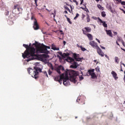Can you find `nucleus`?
<instances>
[{"label": "nucleus", "instance_id": "nucleus-1", "mask_svg": "<svg viewBox=\"0 0 125 125\" xmlns=\"http://www.w3.org/2000/svg\"><path fill=\"white\" fill-rule=\"evenodd\" d=\"M32 44L30 43L28 45V48H27L24 52L22 53V57L25 59V58H28L27 60L28 62L31 61L34 59V56H36V52L37 53H49V51L47 49H50V47L46 46L43 43L41 45H37L35 43ZM36 47V48H35Z\"/></svg>", "mask_w": 125, "mask_h": 125}, {"label": "nucleus", "instance_id": "nucleus-2", "mask_svg": "<svg viewBox=\"0 0 125 125\" xmlns=\"http://www.w3.org/2000/svg\"><path fill=\"white\" fill-rule=\"evenodd\" d=\"M27 71L29 75L35 80L39 79V73H42V69L39 67H34V69L31 68H27Z\"/></svg>", "mask_w": 125, "mask_h": 125}, {"label": "nucleus", "instance_id": "nucleus-3", "mask_svg": "<svg viewBox=\"0 0 125 125\" xmlns=\"http://www.w3.org/2000/svg\"><path fill=\"white\" fill-rule=\"evenodd\" d=\"M66 76L68 77L69 76L70 82H72L76 83H77V76H79V73L76 71L69 70L66 72Z\"/></svg>", "mask_w": 125, "mask_h": 125}, {"label": "nucleus", "instance_id": "nucleus-4", "mask_svg": "<svg viewBox=\"0 0 125 125\" xmlns=\"http://www.w3.org/2000/svg\"><path fill=\"white\" fill-rule=\"evenodd\" d=\"M63 55L65 57H67L66 61L67 62H69V63H71L72 64H73L70 65V68H72V69H76V68H78V63L75 62V59L71 58L70 57H68L69 55H70V54H69V53H63Z\"/></svg>", "mask_w": 125, "mask_h": 125}, {"label": "nucleus", "instance_id": "nucleus-5", "mask_svg": "<svg viewBox=\"0 0 125 125\" xmlns=\"http://www.w3.org/2000/svg\"><path fill=\"white\" fill-rule=\"evenodd\" d=\"M89 44L90 45L92 46L93 48H96V49H97L99 47L97 42L94 41H90L89 42Z\"/></svg>", "mask_w": 125, "mask_h": 125}, {"label": "nucleus", "instance_id": "nucleus-6", "mask_svg": "<svg viewBox=\"0 0 125 125\" xmlns=\"http://www.w3.org/2000/svg\"><path fill=\"white\" fill-rule=\"evenodd\" d=\"M33 28L34 30H39V29H40V26H39L36 19H35V21H34Z\"/></svg>", "mask_w": 125, "mask_h": 125}, {"label": "nucleus", "instance_id": "nucleus-7", "mask_svg": "<svg viewBox=\"0 0 125 125\" xmlns=\"http://www.w3.org/2000/svg\"><path fill=\"white\" fill-rule=\"evenodd\" d=\"M82 31L83 32V34L84 35H87V37L88 38L89 40L92 41L93 40V37L92 36V35H91V34H89V33L86 34V33H85L86 31H84V30L83 29H82Z\"/></svg>", "mask_w": 125, "mask_h": 125}, {"label": "nucleus", "instance_id": "nucleus-8", "mask_svg": "<svg viewBox=\"0 0 125 125\" xmlns=\"http://www.w3.org/2000/svg\"><path fill=\"white\" fill-rule=\"evenodd\" d=\"M73 56H74V59H75L76 61L77 62L82 61V59H83L82 58H79L80 57L79 54L74 53Z\"/></svg>", "mask_w": 125, "mask_h": 125}, {"label": "nucleus", "instance_id": "nucleus-9", "mask_svg": "<svg viewBox=\"0 0 125 125\" xmlns=\"http://www.w3.org/2000/svg\"><path fill=\"white\" fill-rule=\"evenodd\" d=\"M56 70L57 73L60 75V74H61V71H60V70H62V71H64V67H63L62 65H60L56 68Z\"/></svg>", "mask_w": 125, "mask_h": 125}, {"label": "nucleus", "instance_id": "nucleus-10", "mask_svg": "<svg viewBox=\"0 0 125 125\" xmlns=\"http://www.w3.org/2000/svg\"><path fill=\"white\" fill-rule=\"evenodd\" d=\"M97 53L102 57H104V53L102 51V50L99 47L97 49Z\"/></svg>", "mask_w": 125, "mask_h": 125}, {"label": "nucleus", "instance_id": "nucleus-11", "mask_svg": "<svg viewBox=\"0 0 125 125\" xmlns=\"http://www.w3.org/2000/svg\"><path fill=\"white\" fill-rule=\"evenodd\" d=\"M99 21H100V23H102L103 26L104 27V28H107L108 26L107 25V23H106V21H102L100 18H98Z\"/></svg>", "mask_w": 125, "mask_h": 125}, {"label": "nucleus", "instance_id": "nucleus-12", "mask_svg": "<svg viewBox=\"0 0 125 125\" xmlns=\"http://www.w3.org/2000/svg\"><path fill=\"white\" fill-rule=\"evenodd\" d=\"M111 74H112V76L115 80H118V77L117 76H118V74H117V73H116L115 71H112L111 72Z\"/></svg>", "mask_w": 125, "mask_h": 125}, {"label": "nucleus", "instance_id": "nucleus-13", "mask_svg": "<svg viewBox=\"0 0 125 125\" xmlns=\"http://www.w3.org/2000/svg\"><path fill=\"white\" fill-rule=\"evenodd\" d=\"M105 32L108 36L109 37H111V38H113V34L112 33V31L111 30H105Z\"/></svg>", "mask_w": 125, "mask_h": 125}, {"label": "nucleus", "instance_id": "nucleus-14", "mask_svg": "<svg viewBox=\"0 0 125 125\" xmlns=\"http://www.w3.org/2000/svg\"><path fill=\"white\" fill-rule=\"evenodd\" d=\"M94 71H95L94 69L88 70L87 73H88L89 76L92 75V74L94 73Z\"/></svg>", "mask_w": 125, "mask_h": 125}, {"label": "nucleus", "instance_id": "nucleus-15", "mask_svg": "<svg viewBox=\"0 0 125 125\" xmlns=\"http://www.w3.org/2000/svg\"><path fill=\"white\" fill-rule=\"evenodd\" d=\"M68 77H66L63 79V84H64V85H65V86H66L67 85V81H68Z\"/></svg>", "mask_w": 125, "mask_h": 125}, {"label": "nucleus", "instance_id": "nucleus-16", "mask_svg": "<svg viewBox=\"0 0 125 125\" xmlns=\"http://www.w3.org/2000/svg\"><path fill=\"white\" fill-rule=\"evenodd\" d=\"M84 29L87 33H90L91 32V28L89 27H85Z\"/></svg>", "mask_w": 125, "mask_h": 125}, {"label": "nucleus", "instance_id": "nucleus-17", "mask_svg": "<svg viewBox=\"0 0 125 125\" xmlns=\"http://www.w3.org/2000/svg\"><path fill=\"white\" fill-rule=\"evenodd\" d=\"M86 20L87 23H89L90 22V18H89V15L88 13L86 14Z\"/></svg>", "mask_w": 125, "mask_h": 125}, {"label": "nucleus", "instance_id": "nucleus-18", "mask_svg": "<svg viewBox=\"0 0 125 125\" xmlns=\"http://www.w3.org/2000/svg\"><path fill=\"white\" fill-rule=\"evenodd\" d=\"M52 45L51 48L53 49V50H59V48L56 47V46L53 44H52Z\"/></svg>", "mask_w": 125, "mask_h": 125}, {"label": "nucleus", "instance_id": "nucleus-19", "mask_svg": "<svg viewBox=\"0 0 125 125\" xmlns=\"http://www.w3.org/2000/svg\"><path fill=\"white\" fill-rule=\"evenodd\" d=\"M97 7L99 9H100L101 10H104V8L101 6L100 4H98L97 5Z\"/></svg>", "mask_w": 125, "mask_h": 125}, {"label": "nucleus", "instance_id": "nucleus-20", "mask_svg": "<svg viewBox=\"0 0 125 125\" xmlns=\"http://www.w3.org/2000/svg\"><path fill=\"white\" fill-rule=\"evenodd\" d=\"M45 53V54H43L42 56L43 57H44V58H47L48 57H49V56L47 54H48V53Z\"/></svg>", "mask_w": 125, "mask_h": 125}, {"label": "nucleus", "instance_id": "nucleus-21", "mask_svg": "<svg viewBox=\"0 0 125 125\" xmlns=\"http://www.w3.org/2000/svg\"><path fill=\"white\" fill-rule=\"evenodd\" d=\"M54 80L56 82H59V81L60 80V77L59 76H56Z\"/></svg>", "mask_w": 125, "mask_h": 125}, {"label": "nucleus", "instance_id": "nucleus-22", "mask_svg": "<svg viewBox=\"0 0 125 125\" xmlns=\"http://www.w3.org/2000/svg\"><path fill=\"white\" fill-rule=\"evenodd\" d=\"M91 76L92 79H95L96 78V75L94 72L91 75Z\"/></svg>", "mask_w": 125, "mask_h": 125}, {"label": "nucleus", "instance_id": "nucleus-23", "mask_svg": "<svg viewBox=\"0 0 125 125\" xmlns=\"http://www.w3.org/2000/svg\"><path fill=\"white\" fill-rule=\"evenodd\" d=\"M115 63H117V64H119V58L118 57H115Z\"/></svg>", "mask_w": 125, "mask_h": 125}, {"label": "nucleus", "instance_id": "nucleus-24", "mask_svg": "<svg viewBox=\"0 0 125 125\" xmlns=\"http://www.w3.org/2000/svg\"><path fill=\"white\" fill-rule=\"evenodd\" d=\"M65 78L64 77V74H62L60 76V80H64Z\"/></svg>", "mask_w": 125, "mask_h": 125}, {"label": "nucleus", "instance_id": "nucleus-25", "mask_svg": "<svg viewBox=\"0 0 125 125\" xmlns=\"http://www.w3.org/2000/svg\"><path fill=\"white\" fill-rule=\"evenodd\" d=\"M5 15H6V16H8V15H9V11L7 10H5Z\"/></svg>", "mask_w": 125, "mask_h": 125}, {"label": "nucleus", "instance_id": "nucleus-26", "mask_svg": "<svg viewBox=\"0 0 125 125\" xmlns=\"http://www.w3.org/2000/svg\"><path fill=\"white\" fill-rule=\"evenodd\" d=\"M122 41H124V40H123V39L122 38V37H118V38H117L118 42H122Z\"/></svg>", "mask_w": 125, "mask_h": 125}, {"label": "nucleus", "instance_id": "nucleus-27", "mask_svg": "<svg viewBox=\"0 0 125 125\" xmlns=\"http://www.w3.org/2000/svg\"><path fill=\"white\" fill-rule=\"evenodd\" d=\"M102 17H105L106 16V13L104 11L102 12Z\"/></svg>", "mask_w": 125, "mask_h": 125}, {"label": "nucleus", "instance_id": "nucleus-28", "mask_svg": "<svg viewBox=\"0 0 125 125\" xmlns=\"http://www.w3.org/2000/svg\"><path fill=\"white\" fill-rule=\"evenodd\" d=\"M80 48H81V50H82V51H85V50H86V49L83 47V46H80Z\"/></svg>", "mask_w": 125, "mask_h": 125}, {"label": "nucleus", "instance_id": "nucleus-29", "mask_svg": "<svg viewBox=\"0 0 125 125\" xmlns=\"http://www.w3.org/2000/svg\"><path fill=\"white\" fill-rule=\"evenodd\" d=\"M95 70L96 72H100V68H99V66H97L95 68Z\"/></svg>", "mask_w": 125, "mask_h": 125}, {"label": "nucleus", "instance_id": "nucleus-30", "mask_svg": "<svg viewBox=\"0 0 125 125\" xmlns=\"http://www.w3.org/2000/svg\"><path fill=\"white\" fill-rule=\"evenodd\" d=\"M3 5H4V2L2 0L1 1H0V6H3Z\"/></svg>", "mask_w": 125, "mask_h": 125}, {"label": "nucleus", "instance_id": "nucleus-31", "mask_svg": "<svg viewBox=\"0 0 125 125\" xmlns=\"http://www.w3.org/2000/svg\"><path fill=\"white\" fill-rule=\"evenodd\" d=\"M67 21L70 24H72V22H71V20H70V18H67Z\"/></svg>", "mask_w": 125, "mask_h": 125}, {"label": "nucleus", "instance_id": "nucleus-32", "mask_svg": "<svg viewBox=\"0 0 125 125\" xmlns=\"http://www.w3.org/2000/svg\"><path fill=\"white\" fill-rule=\"evenodd\" d=\"M23 46H24V47H25V48H26V49H27V48H29V47H28V44H23Z\"/></svg>", "mask_w": 125, "mask_h": 125}, {"label": "nucleus", "instance_id": "nucleus-33", "mask_svg": "<svg viewBox=\"0 0 125 125\" xmlns=\"http://www.w3.org/2000/svg\"><path fill=\"white\" fill-rule=\"evenodd\" d=\"M79 16H80V15L78 13H77L76 16L74 18V20H76V19H77V18H78V17H79Z\"/></svg>", "mask_w": 125, "mask_h": 125}, {"label": "nucleus", "instance_id": "nucleus-34", "mask_svg": "<svg viewBox=\"0 0 125 125\" xmlns=\"http://www.w3.org/2000/svg\"><path fill=\"white\" fill-rule=\"evenodd\" d=\"M50 68L51 70H52V71H53V70H54V68L53 67V65L51 63V65L50 66Z\"/></svg>", "mask_w": 125, "mask_h": 125}, {"label": "nucleus", "instance_id": "nucleus-35", "mask_svg": "<svg viewBox=\"0 0 125 125\" xmlns=\"http://www.w3.org/2000/svg\"><path fill=\"white\" fill-rule=\"evenodd\" d=\"M42 73L43 74H44V75H45V76H47V78H48V75H47V72H46V71H43Z\"/></svg>", "mask_w": 125, "mask_h": 125}, {"label": "nucleus", "instance_id": "nucleus-36", "mask_svg": "<svg viewBox=\"0 0 125 125\" xmlns=\"http://www.w3.org/2000/svg\"><path fill=\"white\" fill-rule=\"evenodd\" d=\"M119 2L121 3V4L122 5H125V1H122L121 0V1H120Z\"/></svg>", "mask_w": 125, "mask_h": 125}, {"label": "nucleus", "instance_id": "nucleus-37", "mask_svg": "<svg viewBox=\"0 0 125 125\" xmlns=\"http://www.w3.org/2000/svg\"><path fill=\"white\" fill-rule=\"evenodd\" d=\"M48 75H51V74H52V72L50 71V69H49L48 70Z\"/></svg>", "mask_w": 125, "mask_h": 125}, {"label": "nucleus", "instance_id": "nucleus-38", "mask_svg": "<svg viewBox=\"0 0 125 125\" xmlns=\"http://www.w3.org/2000/svg\"><path fill=\"white\" fill-rule=\"evenodd\" d=\"M65 9L67 11H69V12H71V11L70 10V9L68 7H65Z\"/></svg>", "mask_w": 125, "mask_h": 125}, {"label": "nucleus", "instance_id": "nucleus-39", "mask_svg": "<svg viewBox=\"0 0 125 125\" xmlns=\"http://www.w3.org/2000/svg\"><path fill=\"white\" fill-rule=\"evenodd\" d=\"M35 19H36V18H35V17H34V16L33 15L31 18V20H34L35 21Z\"/></svg>", "mask_w": 125, "mask_h": 125}, {"label": "nucleus", "instance_id": "nucleus-40", "mask_svg": "<svg viewBox=\"0 0 125 125\" xmlns=\"http://www.w3.org/2000/svg\"><path fill=\"white\" fill-rule=\"evenodd\" d=\"M62 81H63V80L62 79H60L59 81H58V82L60 83V84H62Z\"/></svg>", "mask_w": 125, "mask_h": 125}, {"label": "nucleus", "instance_id": "nucleus-41", "mask_svg": "<svg viewBox=\"0 0 125 125\" xmlns=\"http://www.w3.org/2000/svg\"><path fill=\"white\" fill-rule=\"evenodd\" d=\"M105 57H106V58H107V59H108V60H110V59L109 58V56H108V55H104Z\"/></svg>", "mask_w": 125, "mask_h": 125}, {"label": "nucleus", "instance_id": "nucleus-42", "mask_svg": "<svg viewBox=\"0 0 125 125\" xmlns=\"http://www.w3.org/2000/svg\"><path fill=\"white\" fill-rule=\"evenodd\" d=\"M17 9L18 10V11L20 12L21 11V10H22V8H20V7H18Z\"/></svg>", "mask_w": 125, "mask_h": 125}, {"label": "nucleus", "instance_id": "nucleus-43", "mask_svg": "<svg viewBox=\"0 0 125 125\" xmlns=\"http://www.w3.org/2000/svg\"><path fill=\"white\" fill-rule=\"evenodd\" d=\"M9 17V18H10L11 19H12V18H13V17H14V16H13V15H10Z\"/></svg>", "mask_w": 125, "mask_h": 125}, {"label": "nucleus", "instance_id": "nucleus-44", "mask_svg": "<svg viewBox=\"0 0 125 125\" xmlns=\"http://www.w3.org/2000/svg\"><path fill=\"white\" fill-rule=\"evenodd\" d=\"M120 9L122 11H123L124 14H125V10H124V9L120 8Z\"/></svg>", "mask_w": 125, "mask_h": 125}, {"label": "nucleus", "instance_id": "nucleus-45", "mask_svg": "<svg viewBox=\"0 0 125 125\" xmlns=\"http://www.w3.org/2000/svg\"><path fill=\"white\" fill-rule=\"evenodd\" d=\"M121 42H122V43L123 46H125V42H124V41H122Z\"/></svg>", "mask_w": 125, "mask_h": 125}, {"label": "nucleus", "instance_id": "nucleus-46", "mask_svg": "<svg viewBox=\"0 0 125 125\" xmlns=\"http://www.w3.org/2000/svg\"><path fill=\"white\" fill-rule=\"evenodd\" d=\"M60 33H61V35H64V33H63V31L60 30Z\"/></svg>", "mask_w": 125, "mask_h": 125}, {"label": "nucleus", "instance_id": "nucleus-47", "mask_svg": "<svg viewBox=\"0 0 125 125\" xmlns=\"http://www.w3.org/2000/svg\"><path fill=\"white\" fill-rule=\"evenodd\" d=\"M17 6H18V5H16L14 6V9H16V8H17Z\"/></svg>", "mask_w": 125, "mask_h": 125}, {"label": "nucleus", "instance_id": "nucleus-48", "mask_svg": "<svg viewBox=\"0 0 125 125\" xmlns=\"http://www.w3.org/2000/svg\"><path fill=\"white\" fill-rule=\"evenodd\" d=\"M92 19H94V20H97V18L95 17H92Z\"/></svg>", "mask_w": 125, "mask_h": 125}, {"label": "nucleus", "instance_id": "nucleus-49", "mask_svg": "<svg viewBox=\"0 0 125 125\" xmlns=\"http://www.w3.org/2000/svg\"><path fill=\"white\" fill-rule=\"evenodd\" d=\"M80 81H82V80H83V76L80 77Z\"/></svg>", "mask_w": 125, "mask_h": 125}, {"label": "nucleus", "instance_id": "nucleus-50", "mask_svg": "<svg viewBox=\"0 0 125 125\" xmlns=\"http://www.w3.org/2000/svg\"><path fill=\"white\" fill-rule=\"evenodd\" d=\"M85 17V16L84 14L82 15V19H83Z\"/></svg>", "mask_w": 125, "mask_h": 125}, {"label": "nucleus", "instance_id": "nucleus-51", "mask_svg": "<svg viewBox=\"0 0 125 125\" xmlns=\"http://www.w3.org/2000/svg\"><path fill=\"white\" fill-rule=\"evenodd\" d=\"M80 1H81L80 4H83V0H80Z\"/></svg>", "mask_w": 125, "mask_h": 125}, {"label": "nucleus", "instance_id": "nucleus-52", "mask_svg": "<svg viewBox=\"0 0 125 125\" xmlns=\"http://www.w3.org/2000/svg\"><path fill=\"white\" fill-rule=\"evenodd\" d=\"M63 45H66V41H63Z\"/></svg>", "mask_w": 125, "mask_h": 125}, {"label": "nucleus", "instance_id": "nucleus-53", "mask_svg": "<svg viewBox=\"0 0 125 125\" xmlns=\"http://www.w3.org/2000/svg\"><path fill=\"white\" fill-rule=\"evenodd\" d=\"M96 40L98 42H99V43H100V41H99V40H98V39H96Z\"/></svg>", "mask_w": 125, "mask_h": 125}, {"label": "nucleus", "instance_id": "nucleus-54", "mask_svg": "<svg viewBox=\"0 0 125 125\" xmlns=\"http://www.w3.org/2000/svg\"><path fill=\"white\" fill-rule=\"evenodd\" d=\"M115 0V1H118V2H120V1H122V0Z\"/></svg>", "mask_w": 125, "mask_h": 125}, {"label": "nucleus", "instance_id": "nucleus-55", "mask_svg": "<svg viewBox=\"0 0 125 125\" xmlns=\"http://www.w3.org/2000/svg\"><path fill=\"white\" fill-rule=\"evenodd\" d=\"M100 47H101L102 48V49H105V47L102 46V45H100Z\"/></svg>", "mask_w": 125, "mask_h": 125}, {"label": "nucleus", "instance_id": "nucleus-56", "mask_svg": "<svg viewBox=\"0 0 125 125\" xmlns=\"http://www.w3.org/2000/svg\"><path fill=\"white\" fill-rule=\"evenodd\" d=\"M113 34H114V35H118V33H117V32H113Z\"/></svg>", "mask_w": 125, "mask_h": 125}, {"label": "nucleus", "instance_id": "nucleus-57", "mask_svg": "<svg viewBox=\"0 0 125 125\" xmlns=\"http://www.w3.org/2000/svg\"><path fill=\"white\" fill-rule=\"evenodd\" d=\"M75 2V3H76V5H78V4H79V3L78 2V1H76V2Z\"/></svg>", "mask_w": 125, "mask_h": 125}, {"label": "nucleus", "instance_id": "nucleus-58", "mask_svg": "<svg viewBox=\"0 0 125 125\" xmlns=\"http://www.w3.org/2000/svg\"><path fill=\"white\" fill-rule=\"evenodd\" d=\"M116 43L117 45H119V46H120V44L119 43V42H118V41H116Z\"/></svg>", "mask_w": 125, "mask_h": 125}, {"label": "nucleus", "instance_id": "nucleus-59", "mask_svg": "<svg viewBox=\"0 0 125 125\" xmlns=\"http://www.w3.org/2000/svg\"><path fill=\"white\" fill-rule=\"evenodd\" d=\"M64 13L65 14H68V12L67 11H64Z\"/></svg>", "mask_w": 125, "mask_h": 125}, {"label": "nucleus", "instance_id": "nucleus-60", "mask_svg": "<svg viewBox=\"0 0 125 125\" xmlns=\"http://www.w3.org/2000/svg\"><path fill=\"white\" fill-rule=\"evenodd\" d=\"M120 71H121L122 72H124V70H123V68H122V66H121V70Z\"/></svg>", "mask_w": 125, "mask_h": 125}, {"label": "nucleus", "instance_id": "nucleus-61", "mask_svg": "<svg viewBox=\"0 0 125 125\" xmlns=\"http://www.w3.org/2000/svg\"><path fill=\"white\" fill-rule=\"evenodd\" d=\"M121 48V49L122 50H123V51H125V49H124V48Z\"/></svg>", "mask_w": 125, "mask_h": 125}, {"label": "nucleus", "instance_id": "nucleus-62", "mask_svg": "<svg viewBox=\"0 0 125 125\" xmlns=\"http://www.w3.org/2000/svg\"><path fill=\"white\" fill-rule=\"evenodd\" d=\"M84 103H84V101H83V103L81 104H82V105H83V104H84Z\"/></svg>", "mask_w": 125, "mask_h": 125}, {"label": "nucleus", "instance_id": "nucleus-63", "mask_svg": "<svg viewBox=\"0 0 125 125\" xmlns=\"http://www.w3.org/2000/svg\"><path fill=\"white\" fill-rule=\"evenodd\" d=\"M94 62H95V63H96V62H97V60H94Z\"/></svg>", "mask_w": 125, "mask_h": 125}, {"label": "nucleus", "instance_id": "nucleus-64", "mask_svg": "<svg viewBox=\"0 0 125 125\" xmlns=\"http://www.w3.org/2000/svg\"><path fill=\"white\" fill-rule=\"evenodd\" d=\"M34 1H35V3H37V2L38 1V0H34Z\"/></svg>", "mask_w": 125, "mask_h": 125}]
</instances>
